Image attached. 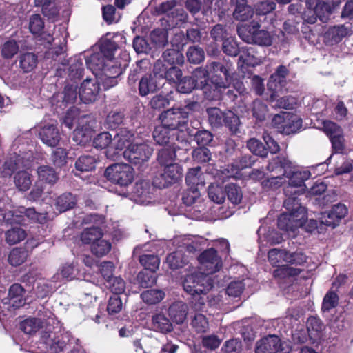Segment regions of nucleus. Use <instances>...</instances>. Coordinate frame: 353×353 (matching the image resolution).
<instances>
[{
  "label": "nucleus",
  "instance_id": "1",
  "mask_svg": "<svg viewBox=\"0 0 353 353\" xmlns=\"http://www.w3.org/2000/svg\"><path fill=\"white\" fill-rule=\"evenodd\" d=\"M41 39L46 41L48 45L52 46L46 53L47 58L57 61L62 65L69 63V76L72 79H79L83 77V58L81 56H75L68 61L65 59L67 32L63 27L55 28L52 36L43 33Z\"/></svg>",
  "mask_w": 353,
  "mask_h": 353
},
{
  "label": "nucleus",
  "instance_id": "2",
  "mask_svg": "<svg viewBox=\"0 0 353 353\" xmlns=\"http://www.w3.org/2000/svg\"><path fill=\"white\" fill-rule=\"evenodd\" d=\"M205 72L208 75V82L203 84V81L200 82V90L203 91L204 97L209 100H213L219 93V88H225L229 83L230 78L229 70L220 62H212L207 65L206 70H202L200 67V74Z\"/></svg>",
  "mask_w": 353,
  "mask_h": 353
},
{
  "label": "nucleus",
  "instance_id": "3",
  "mask_svg": "<svg viewBox=\"0 0 353 353\" xmlns=\"http://www.w3.org/2000/svg\"><path fill=\"white\" fill-rule=\"evenodd\" d=\"M161 123L171 130L172 136L183 146L188 145V133L187 124L188 112L185 108H171L162 112L159 117ZM174 139V137H172Z\"/></svg>",
  "mask_w": 353,
  "mask_h": 353
},
{
  "label": "nucleus",
  "instance_id": "4",
  "mask_svg": "<svg viewBox=\"0 0 353 353\" xmlns=\"http://www.w3.org/2000/svg\"><path fill=\"white\" fill-rule=\"evenodd\" d=\"M8 199H0V223L6 224H25L26 217L31 223L43 224L47 221L46 213L37 212L34 208L24 207L19 208L17 210L12 212L8 209Z\"/></svg>",
  "mask_w": 353,
  "mask_h": 353
},
{
  "label": "nucleus",
  "instance_id": "5",
  "mask_svg": "<svg viewBox=\"0 0 353 353\" xmlns=\"http://www.w3.org/2000/svg\"><path fill=\"white\" fill-rule=\"evenodd\" d=\"M117 50V46L114 42L110 40H105L101 45V49L98 52L92 53L90 55H85V63L89 70H90L95 76L110 69L109 63L117 64L112 58L113 52Z\"/></svg>",
  "mask_w": 353,
  "mask_h": 353
},
{
  "label": "nucleus",
  "instance_id": "6",
  "mask_svg": "<svg viewBox=\"0 0 353 353\" xmlns=\"http://www.w3.org/2000/svg\"><path fill=\"white\" fill-rule=\"evenodd\" d=\"M222 265L221 258L214 248H209L200 253V285H204L205 281L207 284L204 289L200 288V294H206L214 287L213 280L206 277L219 272Z\"/></svg>",
  "mask_w": 353,
  "mask_h": 353
},
{
  "label": "nucleus",
  "instance_id": "7",
  "mask_svg": "<svg viewBox=\"0 0 353 353\" xmlns=\"http://www.w3.org/2000/svg\"><path fill=\"white\" fill-rule=\"evenodd\" d=\"M258 22L252 21L250 24L237 27L239 37L248 43H254L261 46H270L272 44L271 34L265 30L260 29Z\"/></svg>",
  "mask_w": 353,
  "mask_h": 353
},
{
  "label": "nucleus",
  "instance_id": "8",
  "mask_svg": "<svg viewBox=\"0 0 353 353\" xmlns=\"http://www.w3.org/2000/svg\"><path fill=\"white\" fill-rule=\"evenodd\" d=\"M272 124L281 133L290 135L300 131L303 125V121L296 114L281 112L273 117Z\"/></svg>",
  "mask_w": 353,
  "mask_h": 353
},
{
  "label": "nucleus",
  "instance_id": "9",
  "mask_svg": "<svg viewBox=\"0 0 353 353\" xmlns=\"http://www.w3.org/2000/svg\"><path fill=\"white\" fill-rule=\"evenodd\" d=\"M105 176L111 182L127 186L134 179V170L126 163H114L108 166L105 170Z\"/></svg>",
  "mask_w": 353,
  "mask_h": 353
},
{
  "label": "nucleus",
  "instance_id": "10",
  "mask_svg": "<svg viewBox=\"0 0 353 353\" xmlns=\"http://www.w3.org/2000/svg\"><path fill=\"white\" fill-rule=\"evenodd\" d=\"M222 50L225 54L231 57H236L240 52H242L243 54H241L239 58L240 61L247 65H254L255 64L252 61L254 56L251 54L254 52V49L252 48H240L236 39L233 37L229 36L223 40Z\"/></svg>",
  "mask_w": 353,
  "mask_h": 353
},
{
  "label": "nucleus",
  "instance_id": "11",
  "mask_svg": "<svg viewBox=\"0 0 353 353\" xmlns=\"http://www.w3.org/2000/svg\"><path fill=\"white\" fill-rule=\"evenodd\" d=\"M157 14H166L170 26H181L186 19L184 10L176 8V0H168L162 2L155 8Z\"/></svg>",
  "mask_w": 353,
  "mask_h": 353
},
{
  "label": "nucleus",
  "instance_id": "12",
  "mask_svg": "<svg viewBox=\"0 0 353 353\" xmlns=\"http://www.w3.org/2000/svg\"><path fill=\"white\" fill-rule=\"evenodd\" d=\"M183 168L178 163H170L164 166L163 171L157 175L153 181L154 186L165 188L181 179Z\"/></svg>",
  "mask_w": 353,
  "mask_h": 353
},
{
  "label": "nucleus",
  "instance_id": "13",
  "mask_svg": "<svg viewBox=\"0 0 353 353\" xmlns=\"http://www.w3.org/2000/svg\"><path fill=\"white\" fill-rule=\"evenodd\" d=\"M152 153V149L146 143H131L123 151V157L134 165H141L148 161Z\"/></svg>",
  "mask_w": 353,
  "mask_h": 353
},
{
  "label": "nucleus",
  "instance_id": "14",
  "mask_svg": "<svg viewBox=\"0 0 353 353\" xmlns=\"http://www.w3.org/2000/svg\"><path fill=\"white\" fill-rule=\"evenodd\" d=\"M71 339L70 333L63 332L56 335L50 328L42 336V341L46 344L49 353H59L63 351L70 342Z\"/></svg>",
  "mask_w": 353,
  "mask_h": 353
},
{
  "label": "nucleus",
  "instance_id": "15",
  "mask_svg": "<svg viewBox=\"0 0 353 353\" xmlns=\"http://www.w3.org/2000/svg\"><path fill=\"white\" fill-rule=\"evenodd\" d=\"M307 218L301 213L295 214L294 212H283L277 219L278 228L285 232H294L299 228L303 227Z\"/></svg>",
  "mask_w": 353,
  "mask_h": 353
},
{
  "label": "nucleus",
  "instance_id": "16",
  "mask_svg": "<svg viewBox=\"0 0 353 353\" xmlns=\"http://www.w3.org/2000/svg\"><path fill=\"white\" fill-rule=\"evenodd\" d=\"M284 194L286 196L283 202V207L289 212L302 213L304 217L307 218V213L305 208L303 207L300 203L299 196L303 194L301 190H294L291 187H285L283 189Z\"/></svg>",
  "mask_w": 353,
  "mask_h": 353
},
{
  "label": "nucleus",
  "instance_id": "17",
  "mask_svg": "<svg viewBox=\"0 0 353 353\" xmlns=\"http://www.w3.org/2000/svg\"><path fill=\"white\" fill-rule=\"evenodd\" d=\"M348 214V208L343 203L334 205L332 208L325 212L321 218V223L326 226L335 228L339 225L341 220Z\"/></svg>",
  "mask_w": 353,
  "mask_h": 353
},
{
  "label": "nucleus",
  "instance_id": "18",
  "mask_svg": "<svg viewBox=\"0 0 353 353\" xmlns=\"http://www.w3.org/2000/svg\"><path fill=\"white\" fill-rule=\"evenodd\" d=\"M110 69H106L104 72L100 73L96 77V79L99 84L105 89H109L115 86L118 83L117 77L122 73L123 66L121 63L112 64L110 62Z\"/></svg>",
  "mask_w": 353,
  "mask_h": 353
},
{
  "label": "nucleus",
  "instance_id": "19",
  "mask_svg": "<svg viewBox=\"0 0 353 353\" xmlns=\"http://www.w3.org/2000/svg\"><path fill=\"white\" fill-rule=\"evenodd\" d=\"M256 353H287L279 337L269 335L261 339L256 343Z\"/></svg>",
  "mask_w": 353,
  "mask_h": 353
},
{
  "label": "nucleus",
  "instance_id": "20",
  "mask_svg": "<svg viewBox=\"0 0 353 353\" xmlns=\"http://www.w3.org/2000/svg\"><path fill=\"white\" fill-rule=\"evenodd\" d=\"M283 89L268 90L266 94L267 101L270 105L275 108H283L290 110L294 108L296 104V99L290 95L281 97Z\"/></svg>",
  "mask_w": 353,
  "mask_h": 353
},
{
  "label": "nucleus",
  "instance_id": "21",
  "mask_svg": "<svg viewBox=\"0 0 353 353\" xmlns=\"http://www.w3.org/2000/svg\"><path fill=\"white\" fill-rule=\"evenodd\" d=\"M148 328L154 332L166 334L173 330L170 319L162 312L153 313L148 323Z\"/></svg>",
  "mask_w": 353,
  "mask_h": 353
},
{
  "label": "nucleus",
  "instance_id": "22",
  "mask_svg": "<svg viewBox=\"0 0 353 353\" xmlns=\"http://www.w3.org/2000/svg\"><path fill=\"white\" fill-rule=\"evenodd\" d=\"M99 92V85L96 78H87L81 85L79 96L83 103H89L97 99Z\"/></svg>",
  "mask_w": 353,
  "mask_h": 353
},
{
  "label": "nucleus",
  "instance_id": "23",
  "mask_svg": "<svg viewBox=\"0 0 353 353\" xmlns=\"http://www.w3.org/2000/svg\"><path fill=\"white\" fill-rule=\"evenodd\" d=\"M199 198L198 190H192L187 188L183 194L182 200L186 208L185 210V215L191 219H199V210H197L196 200Z\"/></svg>",
  "mask_w": 353,
  "mask_h": 353
},
{
  "label": "nucleus",
  "instance_id": "24",
  "mask_svg": "<svg viewBox=\"0 0 353 353\" xmlns=\"http://www.w3.org/2000/svg\"><path fill=\"white\" fill-rule=\"evenodd\" d=\"M134 140V134L132 131L127 129H121L119 132L114 136L113 139V144L114 145L117 152L111 154V149L109 148L106 152L108 157L114 158L116 154L128 147L130 144L132 143Z\"/></svg>",
  "mask_w": 353,
  "mask_h": 353
},
{
  "label": "nucleus",
  "instance_id": "25",
  "mask_svg": "<svg viewBox=\"0 0 353 353\" xmlns=\"http://www.w3.org/2000/svg\"><path fill=\"white\" fill-rule=\"evenodd\" d=\"M348 34V29L344 25L329 27L323 33V42L327 46L339 43Z\"/></svg>",
  "mask_w": 353,
  "mask_h": 353
},
{
  "label": "nucleus",
  "instance_id": "26",
  "mask_svg": "<svg viewBox=\"0 0 353 353\" xmlns=\"http://www.w3.org/2000/svg\"><path fill=\"white\" fill-rule=\"evenodd\" d=\"M230 5L234 7L232 15L236 21H248L254 14V10L247 0H231Z\"/></svg>",
  "mask_w": 353,
  "mask_h": 353
},
{
  "label": "nucleus",
  "instance_id": "27",
  "mask_svg": "<svg viewBox=\"0 0 353 353\" xmlns=\"http://www.w3.org/2000/svg\"><path fill=\"white\" fill-rule=\"evenodd\" d=\"M42 142L50 146H56L60 141V134L57 125L53 124L44 125L39 132Z\"/></svg>",
  "mask_w": 353,
  "mask_h": 353
},
{
  "label": "nucleus",
  "instance_id": "28",
  "mask_svg": "<svg viewBox=\"0 0 353 353\" xmlns=\"http://www.w3.org/2000/svg\"><path fill=\"white\" fill-rule=\"evenodd\" d=\"M288 74L289 70L286 66L283 65L278 66L268 81V90L283 89L286 84V77Z\"/></svg>",
  "mask_w": 353,
  "mask_h": 353
},
{
  "label": "nucleus",
  "instance_id": "29",
  "mask_svg": "<svg viewBox=\"0 0 353 353\" xmlns=\"http://www.w3.org/2000/svg\"><path fill=\"white\" fill-rule=\"evenodd\" d=\"M290 168H292V162L283 156H277L273 158L267 165V170L281 176H285L289 174Z\"/></svg>",
  "mask_w": 353,
  "mask_h": 353
},
{
  "label": "nucleus",
  "instance_id": "30",
  "mask_svg": "<svg viewBox=\"0 0 353 353\" xmlns=\"http://www.w3.org/2000/svg\"><path fill=\"white\" fill-rule=\"evenodd\" d=\"M147 183H137L132 192V199L141 205H148L151 202L152 196Z\"/></svg>",
  "mask_w": 353,
  "mask_h": 353
},
{
  "label": "nucleus",
  "instance_id": "31",
  "mask_svg": "<svg viewBox=\"0 0 353 353\" xmlns=\"http://www.w3.org/2000/svg\"><path fill=\"white\" fill-rule=\"evenodd\" d=\"M153 139L159 145H165L170 143V145L176 144V136L172 139V133L171 130L161 123V125L157 126L152 133Z\"/></svg>",
  "mask_w": 353,
  "mask_h": 353
},
{
  "label": "nucleus",
  "instance_id": "32",
  "mask_svg": "<svg viewBox=\"0 0 353 353\" xmlns=\"http://www.w3.org/2000/svg\"><path fill=\"white\" fill-rule=\"evenodd\" d=\"M138 88L139 93L142 97L154 92L157 88L155 75L151 73L143 74L139 79Z\"/></svg>",
  "mask_w": 353,
  "mask_h": 353
},
{
  "label": "nucleus",
  "instance_id": "33",
  "mask_svg": "<svg viewBox=\"0 0 353 353\" xmlns=\"http://www.w3.org/2000/svg\"><path fill=\"white\" fill-rule=\"evenodd\" d=\"M188 307L182 301L173 303L168 308V314L170 319L177 324H181L186 319Z\"/></svg>",
  "mask_w": 353,
  "mask_h": 353
},
{
  "label": "nucleus",
  "instance_id": "34",
  "mask_svg": "<svg viewBox=\"0 0 353 353\" xmlns=\"http://www.w3.org/2000/svg\"><path fill=\"white\" fill-rule=\"evenodd\" d=\"M166 263L172 270L183 268L189 262L188 257L185 255L181 248L170 253L166 257Z\"/></svg>",
  "mask_w": 353,
  "mask_h": 353
},
{
  "label": "nucleus",
  "instance_id": "35",
  "mask_svg": "<svg viewBox=\"0 0 353 353\" xmlns=\"http://www.w3.org/2000/svg\"><path fill=\"white\" fill-rule=\"evenodd\" d=\"M284 176L289 179L288 185L286 187H291L294 190H301L303 192L304 189L303 188V186L304 185V182L307 179L305 172L294 171L292 170V168H290L289 174Z\"/></svg>",
  "mask_w": 353,
  "mask_h": 353
},
{
  "label": "nucleus",
  "instance_id": "36",
  "mask_svg": "<svg viewBox=\"0 0 353 353\" xmlns=\"http://www.w3.org/2000/svg\"><path fill=\"white\" fill-rule=\"evenodd\" d=\"M303 270L293 268L288 265H279L273 271V276L279 280H283L290 277H294L299 275Z\"/></svg>",
  "mask_w": 353,
  "mask_h": 353
},
{
  "label": "nucleus",
  "instance_id": "37",
  "mask_svg": "<svg viewBox=\"0 0 353 353\" xmlns=\"http://www.w3.org/2000/svg\"><path fill=\"white\" fill-rule=\"evenodd\" d=\"M223 120V126L227 128L232 134L239 132L241 121L237 114L231 110H225Z\"/></svg>",
  "mask_w": 353,
  "mask_h": 353
},
{
  "label": "nucleus",
  "instance_id": "38",
  "mask_svg": "<svg viewBox=\"0 0 353 353\" xmlns=\"http://www.w3.org/2000/svg\"><path fill=\"white\" fill-rule=\"evenodd\" d=\"M180 148L181 146L176 143L170 145L169 148H165L159 150L157 157L159 163L163 166L173 163L172 161L176 157V150Z\"/></svg>",
  "mask_w": 353,
  "mask_h": 353
},
{
  "label": "nucleus",
  "instance_id": "39",
  "mask_svg": "<svg viewBox=\"0 0 353 353\" xmlns=\"http://www.w3.org/2000/svg\"><path fill=\"white\" fill-rule=\"evenodd\" d=\"M92 130L88 125L78 126L73 132V141L77 144L85 145L91 141Z\"/></svg>",
  "mask_w": 353,
  "mask_h": 353
},
{
  "label": "nucleus",
  "instance_id": "40",
  "mask_svg": "<svg viewBox=\"0 0 353 353\" xmlns=\"http://www.w3.org/2000/svg\"><path fill=\"white\" fill-rule=\"evenodd\" d=\"M77 203L76 196L71 193H64L60 195L56 201V209L60 212L72 209Z\"/></svg>",
  "mask_w": 353,
  "mask_h": 353
},
{
  "label": "nucleus",
  "instance_id": "41",
  "mask_svg": "<svg viewBox=\"0 0 353 353\" xmlns=\"http://www.w3.org/2000/svg\"><path fill=\"white\" fill-rule=\"evenodd\" d=\"M19 50V42L10 38L4 41L1 46V54L3 59H10L14 57Z\"/></svg>",
  "mask_w": 353,
  "mask_h": 353
},
{
  "label": "nucleus",
  "instance_id": "42",
  "mask_svg": "<svg viewBox=\"0 0 353 353\" xmlns=\"http://www.w3.org/2000/svg\"><path fill=\"white\" fill-rule=\"evenodd\" d=\"M183 286L184 290L192 296H196L199 294V274L196 270L186 276Z\"/></svg>",
  "mask_w": 353,
  "mask_h": 353
},
{
  "label": "nucleus",
  "instance_id": "43",
  "mask_svg": "<svg viewBox=\"0 0 353 353\" xmlns=\"http://www.w3.org/2000/svg\"><path fill=\"white\" fill-rule=\"evenodd\" d=\"M38 316L39 318L37 319L41 320L42 326L46 325L48 327V330L49 328L51 329V327H52L53 329L59 327V321L55 317L54 314L48 309L43 307L39 310L38 311Z\"/></svg>",
  "mask_w": 353,
  "mask_h": 353
},
{
  "label": "nucleus",
  "instance_id": "44",
  "mask_svg": "<svg viewBox=\"0 0 353 353\" xmlns=\"http://www.w3.org/2000/svg\"><path fill=\"white\" fill-rule=\"evenodd\" d=\"M102 236V230L98 226H94L83 230L81 234V240L85 244L92 245Z\"/></svg>",
  "mask_w": 353,
  "mask_h": 353
},
{
  "label": "nucleus",
  "instance_id": "45",
  "mask_svg": "<svg viewBox=\"0 0 353 353\" xmlns=\"http://www.w3.org/2000/svg\"><path fill=\"white\" fill-rule=\"evenodd\" d=\"M28 165V163L22 161V157L18 155L15 157L14 159L10 158L3 163L1 172L5 177L10 176L18 168L21 166L26 167Z\"/></svg>",
  "mask_w": 353,
  "mask_h": 353
},
{
  "label": "nucleus",
  "instance_id": "46",
  "mask_svg": "<svg viewBox=\"0 0 353 353\" xmlns=\"http://www.w3.org/2000/svg\"><path fill=\"white\" fill-rule=\"evenodd\" d=\"M206 112L208 117V122L212 128H220L223 127V120L225 111H221L220 108L213 107L208 108Z\"/></svg>",
  "mask_w": 353,
  "mask_h": 353
},
{
  "label": "nucleus",
  "instance_id": "47",
  "mask_svg": "<svg viewBox=\"0 0 353 353\" xmlns=\"http://www.w3.org/2000/svg\"><path fill=\"white\" fill-rule=\"evenodd\" d=\"M97 159L91 155L81 156L75 162V168L78 171L89 172L95 168Z\"/></svg>",
  "mask_w": 353,
  "mask_h": 353
},
{
  "label": "nucleus",
  "instance_id": "48",
  "mask_svg": "<svg viewBox=\"0 0 353 353\" xmlns=\"http://www.w3.org/2000/svg\"><path fill=\"white\" fill-rule=\"evenodd\" d=\"M38 178L40 181L54 184L58 179V176L54 170L48 165H42L37 169Z\"/></svg>",
  "mask_w": 353,
  "mask_h": 353
},
{
  "label": "nucleus",
  "instance_id": "49",
  "mask_svg": "<svg viewBox=\"0 0 353 353\" xmlns=\"http://www.w3.org/2000/svg\"><path fill=\"white\" fill-rule=\"evenodd\" d=\"M162 57L169 65H181L184 62V57L179 49L170 48L163 52Z\"/></svg>",
  "mask_w": 353,
  "mask_h": 353
},
{
  "label": "nucleus",
  "instance_id": "50",
  "mask_svg": "<svg viewBox=\"0 0 353 353\" xmlns=\"http://www.w3.org/2000/svg\"><path fill=\"white\" fill-rule=\"evenodd\" d=\"M37 64V56L32 52H26L19 57V66L24 72H31Z\"/></svg>",
  "mask_w": 353,
  "mask_h": 353
},
{
  "label": "nucleus",
  "instance_id": "51",
  "mask_svg": "<svg viewBox=\"0 0 353 353\" xmlns=\"http://www.w3.org/2000/svg\"><path fill=\"white\" fill-rule=\"evenodd\" d=\"M164 297L165 292L161 290L150 289L141 294L143 301L149 305L157 304L162 301Z\"/></svg>",
  "mask_w": 353,
  "mask_h": 353
},
{
  "label": "nucleus",
  "instance_id": "52",
  "mask_svg": "<svg viewBox=\"0 0 353 353\" xmlns=\"http://www.w3.org/2000/svg\"><path fill=\"white\" fill-rule=\"evenodd\" d=\"M111 243L101 237L91 245V252L96 256L101 257L106 255L111 250Z\"/></svg>",
  "mask_w": 353,
  "mask_h": 353
},
{
  "label": "nucleus",
  "instance_id": "53",
  "mask_svg": "<svg viewBox=\"0 0 353 353\" xmlns=\"http://www.w3.org/2000/svg\"><path fill=\"white\" fill-rule=\"evenodd\" d=\"M282 253L283 261L290 265H294L296 266L302 265L307 261L306 256L302 252H290L289 251L285 250V252H283Z\"/></svg>",
  "mask_w": 353,
  "mask_h": 353
},
{
  "label": "nucleus",
  "instance_id": "54",
  "mask_svg": "<svg viewBox=\"0 0 353 353\" xmlns=\"http://www.w3.org/2000/svg\"><path fill=\"white\" fill-rule=\"evenodd\" d=\"M247 148L256 156L265 157L268 154L267 148L261 141L255 138H251L247 141Z\"/></svg>",
  "mask_w": 353,
  "mask_h": 353
},
{
  "label": "nucleus",
  "instance_id": "55",
  "mask_svg": "<svg viewBox=\"0 0 353 353\" xmlns=\"http://www.w3.org/2000/svg\"><path fill=\"white\" fill-rule=\"evenodd\" d=\"M139 261L145 270L152 272H156L160 264L159 257L154 254H143L140 256Z\"/></svg>",
  "mask_w": 353,
  "mask_h": 353
},
{
  "label": "nucleus",
  "instance_id": "56",
  "mask_svg": "<svg viewBox=\"0 0 353 353\" xmlns=\"http://www.w3.org/2000/svg\"><path fill=\"white\" fill-rule=\"evenodd\" d=\"M14 183L19 190H28L32 184L30 174L26 171L17 172L14 176Z\"/></svg>",
  "mask_w": 353,
  "mask_h": 353
},
{
  "label": "nucleus",
  "instance_id": "57",
  "mask_svg": "<svg viewBox=\"0 0 353 353\" xmlns=\"http://www.w3.org/2000/svg\"><path fill=\"white\" fill-rule=\"evenodd\" d=\"M225 193L232 203L238 204L241 203L243 196L239 186L234 183L228 184L225 188Z\"/></svg>",
  "mask_w": 353,
  "mask_h": 353
},
{
  "label": "nucleus",
  "instance_id": "58",
  "mask_svg": "<svg viewBox=\"0 0 353 353\" xmlns=\"http://www.w3.org/2000/svg\"><path fill=\"white\" fill-rule=\"evenodd\" d=\"M75 269L72 264H65L62 266L60 271L52 278V281L59 282L62 279L72 280L75 278Z\"/></svg>",
  "mask_w": 353,
  "mask_h": 353
},
{
  "label": "nucleus",
  "instance_id": "59",
  "mask_svg": "<svg viewBox=\"0 0 353 353\" xmlns=\"http://www.w3.org/2000/svg\"><path fill=\"white\" fill-rule=\"evenodd\" d=\"M28 257V251L25 248H14L8 256L9 263L13 266L22 264Z\"/></svg>",
  "mask_w": 353,
  "mask_h": 353
},
{
  "label": "nucleus",
  "instance_id": "60",
  "mask_svg": "<svg viewBox=\"0 0 353 353\" xmlns=\"http://www.w3.org/2000/svg\"><path fill=\"white\" fill-rule=\"evenodd\" d=\"M41 327H43L42 322L37 318L25 319L20 324L21 330L28 334L36 332Z\"/></svg>",
  "mask_w": 353,
  "mask_h": 353
},
{
  "label": "nucleus",
  "instance_id": "61",
  "mask_svg": "<svg viewBox=\"0 0 353 353\" xmlns=\"http://www.w3.org/2000/svg\"><path fill=\"white\" fill-rule=\"evenodd\" d=\"M339 296L335 292L329 290L323 298L322 311L330 312V310L335 308L339 304Z\"/></svg>",
  "mask_w": 353,
  "mask_h": 353
},
{
  "label": "nucleus",
  "instance_id": "62",
  "mask_svg": "<svg viewBox=\"0 0 353 353\" xmlns=\"http://www.w3.org/2000/svg\"><path fill=\"white\" fill-rule=\"evenodd\" d=\"M26 232L24 230L16 227L7 231L6 233V240L10 245L16 244L26 238Z\"/></svg>",
  "mask_w": 353,
  "mask_h": 353
},
{
  "label": "nucleus",
  "instance_id": "63",
  "mask_svg": "<svg viewBox=\"0 0 353 353\" xmlns=\"http://www.w3.org/2000/svg\"><path fill=\"white\" fill-rule=\"evenodd\" d=\"M77 85L76 84H68L66 85L64 88V90L62 92V103L66 105L68 104L74 103L79 94V92L77 91Z\"/></svg>",
  "mask_w": 353,
  "mask_h": 353
},
{
  "label": "nucleus",
  "instance_id": "64",
  "mask_svg": "<svg viewBox=\"0 0 353 353\" xmlns=\"http://www.w3.org/2000/svg\"><path fill=\"white\" fill-rule=\"evenodd\" d=\"M208 195L209 199L214 203H222L225 201V193L222 188L218 185H209L208 188Z\"/></svg>",
  "mask_w": 353,
  "mask_h": 353
}]
</instances>
